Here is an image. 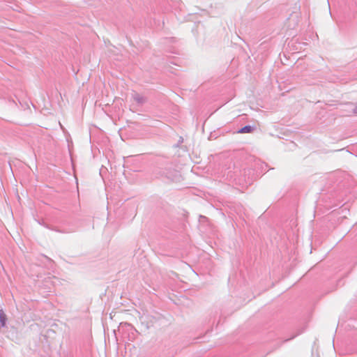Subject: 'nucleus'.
Wrapping results in <instances>:
<instances>
[{
  "label": "nucleus",
  "instance_id": "7ed1b4c3",
  "mask_svg": "<svg viewBox=\"0 0 357 357\" xmlns=\"http://www.w3.org/2000/svg\"><path fill=\"white\" fill-rule=\"evenodd\" d=\"M255 127L248 125V126H245L241 128L238 131V133H251L255 130Z\"/></svg>",
  "mask_w": 357,
  "mask_h": 357
},
{
  "label": "nucleus",
  "instance_id": "f03ea898",
  "mask_svg": "<svg viewBox=\"0 0 357 357\" xmlns=\"http://www.w3.org/2000/svg\"><path fill=\"white\" fill-rule=\"evenodd\" d=\"M132 98L139 105H143L147 102V98L146 96L137 92H133L132 93Z\"/></svg>",
  "mask_w": 357,
  "mask_h": 357
},
{
  "label": "nucleus",
  "instance_id": "f257e3e1",
  "mask_svg": "<svg viewBox=\"0 0 357 357\" xmlns=\"http://www.w3.org/2000/svg\"><path fill=\"white\" fill-rule=\"evenodd\" d=\"M119 332L126 336L128 340L132 341L135 337L137 331L128 323H121L119 327Z\"/></svg>",
  "mask_w": 357,
  "mask_h": 357
},
{
  "label": "nucleus",
  "instance_id": "20e7f679",
  "mask_svg": "<svg viewBox=\"0 0 357 357\" xmlns=\"http://www.w3.org/2000/svg\"><path fill=\"white\" fill-rule=\"evenodd\" d=\"M6 319L7 318L5 313L3 312V310H0V323L1 326L3 327L6 326Z\"/></svg>",
  "mask_w": 357,
  "mask_h": 357
},
{
  "label": "nucleus",
  "instance_id": "39448f33",
  "mask_svg": "<svg viewBox=\"0 0 357 357\" xmlns=\"http://www.w3.org/2000/svg\"><path fill=\"white\" fill-rule=\"evenodd\" d=\"M354 113L357 114V105L353 109Z\"/></svg>",
  "mask_w": 357,
  "mask_h": 357
}]
</instances>
